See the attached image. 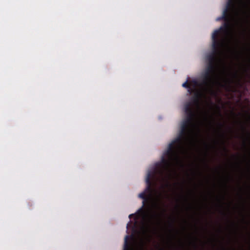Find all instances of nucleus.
Wrapping results in <instances>:
<instances>
[{
    "label": "nucleus",
    "instance_id": "nucleus-1",
    "mask_svg": "<svg viewBox=\"0 0 250 250\" xmlns=\"http://www.w3.org/2000/svg\"><path fill=\"white\" fill-rule=\"evenodd\" d=\"M193 93L194 95L191 99L192 101L187 103L185 105L184 110L186 117L182 123L178 136L168 145L161 157V161L155 164L153 170L147 172L146 179V186L144 191L138 196H153L155 190L154 186L156 183L152 182V179H155L157 175L164 178L169 172L173 165L178 161L180 154L184 150L191 133V128L194 125L196 117L193 105H199L203 95L197 88Z\"/></svg>",
    "mask_w": 250,
    "mask_h": 250
},
{
    "label": "nucleus",
    "instance_id": "nucleus-2",
    "mask_svg": "<svg viewBox=\"0 0 250 250\" xmlns=\"http://www.w3.org/2000/svg\"><path fill=\"white\" fill-rule=\"evenodd\" d=\"M237 14L236 8L235 12H232L224 21V23L218 29L214 31L212 34V40L220 41L224 39V44L226 45L228 37L230 34L231 31V21L234 15Z\"/></svg>",
    "mask_w": 250,
    "mask_h": 250
},
{
    "label": "nucleus",
    "instance_id": "nucleus-3",
    "mask_svg": "<svg viewBox=\"0 0 250 250\" xmlns=\"http://www.w3.org/2000/svg\"><path fill=\"white\" fill-rule=\"evenodd\" d=\"M217 65L208 64L204 73L202 75V84L205 86L206 91H209L212 94L214 92L212 89L217 78Z\"/></svg>",
    "mask_w": 250,
    "mask_h": 250
},
{
    "label": "nucleus",
    "instance_id": "nucleus-4",
    "mask_svg": "<svg viewBox=\"0 0 250 250\" xmlns=\"http://www.w3.org/2000/svg\"><path fill=\"white\" fill-rule=\"evenodd\" d=\"M212 51L206 56V60L208 64L217 65L218 61V56L221 54L222 50L226 46L224 44V39L220 41L212 40Z\"/></svg>",
    "mask_w": 250,
    "mask_h": 250
},
{
    "label": "nucleus",
    "instance_id": "nucleus-5",
    "mask_svg": "<svg viewBox=\"0 0 250 250\" xmlns=\"http://www.w3.org/2000/svg\"><path fill=\"white\" fill-rule=\"evenodd\" d=\"M235 6L233 0H228L226 7L223 10L222 15L217 18L216 20L220 21H225L227 18L232 12H235Z\"/></svg>",
    "mask_w": 250,
    "mask_h": 250
},
{
    "label": "nucleus",
    "instance_id": "nucleus-6",
    "mask_svg": "<svg viewBox=\"0 0 250 250\" xmlns=\"http://www.w3.org/2000/svg\"><path fill=\"white\" fill-rule=\"evenodd\" d=\"M188 82V80L183 83L182 86L185 88H187L188 93L191 94L196 90V88L200 85V83L196 79L191 80L189 83Z\"/></svg>",
    "mask_w": 250,
    "mask_h": 250
},
{
    "label": "nucleus",
    "instance_id": "nucleus-7",
    "mask_svg": "<svg viewBox=\"0 0 250 250\" xmlns=\"http://www.w3.org/2000/svg\"><path fill=\"white\" fill-rule=\"evenodd\" d=\"M130 238H133V236L132 235L131 236H125V238L124 250H133V248L131 246L130 243L129 242V239Z\"/></svg>",
    "mask_w": 250,
    "mask_h": 250
},
{
    "label": "nucleus",
    "instance_id": "nucleus-8",
    "mask_svg": "<svg viewBox=\"0 0 250 250\" xmlns=\"http://www.w3.org/2000/svg\"><path fill=\"white\" fill-rule=\"evenodd\" d=\"M242 129L245 131L246 130V127L243 125H242Z\"/></svg>",
    "mask_w": 250,
    "mask_h": 250
},
{
    "label": "nucleus",
    "instance_id": "nucleus-9",
    "mask_svg": "<svg viewBox=\"0 0 250 250\" xmlns=\"http://www.w3.org/2000/svg\"><path fill=\"white\" fill-rule=\"evenodd\" d=\"M224 149L225 151H228V149H227V148L225 146L224 147Z\"/></svg>",
    "mask_w": 250,
    "mask_h": 250
},
{
    "label": "nucleus",
    "instance_id": "nucleus-10",
    "mask_svg": "<svg viewBox=\"0 0 250 250\" xmlns=\"http://www.w3.org/2000/svg\"><path fill=\"white\" fill-rule=\"evenodd\" d=\"M220 125L221 127H222L223 126V125L222 124H220Z\"/></svg>",
    "mask_w": 250,
    "mask_h": 250
},
{
    "label": "nucleus",
    "instance_id": "nucleus-11",
    "mask_svg": "<svg viewBox=\"0 0 250 250\" xmlns=\"http://www.w3.org/2000/svg\"><path fill=\"white\" fill-rule=\"evenodd\" d=\"M234 76H235V77H236V76H237V74H236V73L234 74Z\"/></svg>",
    "mask_w": 250,
    "mask_h": 250
},
{
    "label": "nucleus",
    "instance_id": "nucleus-12",
    "mask_svg": "<svg viewBox=\"0 0 250 250\" xmlns=\"http://www.w3.org/2000/svg\"><path fill=\"white\" fill-rule=\"evenodd\" d=\"M194 244L195 247H196V244L195 243H194Z\"/></svg>",
    "mask_w": 250,
    "mask_h": 250
}]
</instances>
